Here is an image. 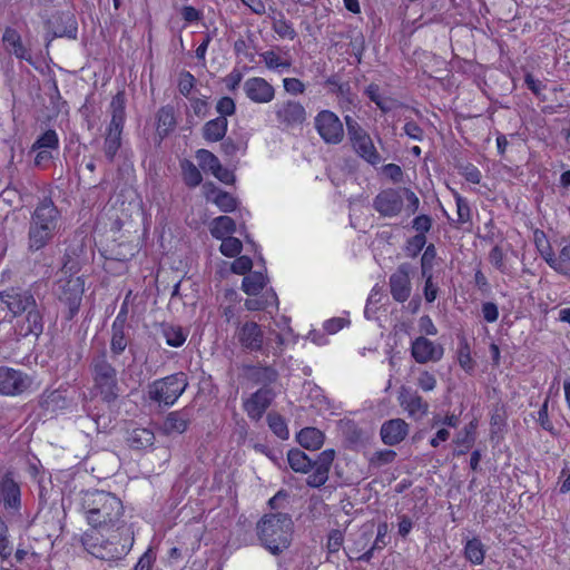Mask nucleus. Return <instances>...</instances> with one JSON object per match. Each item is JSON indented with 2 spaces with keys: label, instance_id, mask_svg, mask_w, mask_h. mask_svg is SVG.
I'll use <instances>...</instances> for the list:
<instances>
[{
  "label": "nucleus",
  "instance_id": "31",
  "mask_svg": "<svg viewBox=\"0 0 570 570\" xmlns=\"http://www.w3.org/2000/svg\"><path fill=\"white\" fill-rule=\"evenodd\" d=\"M125 108H126L125 91H118L112 97L110 106H109L110 114H111V120H110L109 125L115 126V127L116 126L124 127L125 117H126Z\"/></svg>",
  "mask_w": 570,
  "mask_h": 570
},
{
  "label": "nucleus",
  "instance_id": "58",
  "mask_svg": "<svg viewBox=\"0 0 570 570\" xmlns=\"http://www.w3.org/2000/svg\"><path fill=\"white\" fill-rule=\"evenodd\" d=\"M216 110L220 115L219 117H227L235 114L236 106L230 97H223L217 101Z\"/></svg>",
  "mask_w": 570,
  "mask_h": 570
},
{
  "label": "nucleus",
  "instance_id": "5",
  "mask_svg": "<svg viewBox=\"0 0 570 570\" xmlns=\"http://www.w3.org/2000/svg\"><path fill=\"white\" fill-rule=\"evenodd\" d=\"M334 459L335 451L333 449L324 450L317 454L316 459H311L299 449H292L287 453V461L293 471L297 473L312 471L306 479V484L311 488H321L326 483Z\"/></svg>",
  "mask_w": 570,
  "mask_h": 570
},
{
  "label": "nucleus",
  "instance_id": "1",
  "mask_svg": "<svg viewBox=\"0 0 570 570\" xmlns=\"http://www.w3.org/2000/svg\"><path fill=\"white\" fill-rule=\"evenodd\" d=\"M0 301L18 321L21 336H39L43 332V306L38 304L31 288L10 287L0 292Z\"/></svg>",
  "mask_w": 570,
  "mask_h": 570
},
{
  "label": "nucleus",
  "instance_id": "35",
  "mask_svg": "<svg viewBox=\"0 0 570 570\" xmlns=\"http://www.w3.org/2000/svg\"><path fill=\"white\" fill-rule=\"evenodd\" d=\"M266 282L267 277L263 272H254L244 277L242 288L247 295H257Z\"/></svg>",
  "mask_w": 570,
  "mask_h": 570
},
{
  "label": "nucleus",
  "instance_id": "52",
  "mask_svg": "<svg viewBox=\"0 0 570 570\" xmlns=\"http://www.w3.org/2000/svg\"><path fill=\"white\" fill-rule=\"evenodd\" d=\"M490 263L501 273H507L508 268L504 263V254L499 245H495L489 253Z\"/></svg>",
  "mask_w": 570,
  "mask_h": 570
},
{
  "label": "nucleus",
  "instance_id": "26",
  "mask_svg": "<svg viewBox=\"0 0 570 570\" xmlns=\"http://www.w3.org/2000/svg\"><path fill=\"white\" fill-rule=\"evenodd\" d=\"M228 127L227 118L217 117L207 121L203 127V137L205 140L216 142L223 140Z\"/></svg>",
  "mask_w": 570,
  "mask_h": 570
},
{
  "label": "nucleus",
  "instance_id": "21",
  "mask_svg": "<svg viewBox=\"0 0 570 570\" xmlns=\"http://www.w3.org/2000/svg\"><path fill=\"white\" fill-rule=\"evenodd\" d=\"M236 337L243 348L250 352L263 350L264 334L256 322H246L237 328Z\"/></svg>",
  "mask_w": 570,
  "mask_h": 570
},
{
  "label": "nucleus",
  "instance_id": "47",
  "mask_svg": "<svg viewBox=\"0 0 570 570\" xmlns=\"http://www.w3.org/2000/svg\"><path fill=\"white\" fill-rule=\"evenodd\" d=\"M458 360L463 370H465V371L473 370L474 362L471 357L469 343L464 337H462L460 340V346H459V351H458Z\"/></svg>",
  "mask_w": 570,
  "mask_h": 570
},
{
  "label": "nucleus",
  "instance_id": "57",
  "mask_svg": "<svg viewBox=\"0 0 570 570\" xmlns=\"http://www.w3.org/2000/svg\"><path fill=\"white\" fill-rule=\"evenodd\" d=\"M252 266L253 262L248 256H239L232 263L230 269L235 274L245 275Z\"/></svg>",
  "mask_w": 570,
  "mask_h": 570
},
{
  "label": "nucleus",
  "instance_id": "42",
  "mask_svg": "<svg viewBox=\"0 0 570 570\" xmlns=\"http://www.w3.org/2000/svg\"><path fill=\"white\" fill-rule=\"evenodd\" d=\"M59 147L58 135L55 130H47L32 145L31 150L38 149L57 150Z\"/></svg>",
  "mask_w": 570,
  "mask_h": 570
},
{
  "label": "nucleus",
  "instance_id": "7",
  "mask_svg": "<svg viewBox=\"0 0 570 570\" xmlns=\"http://www.w3.org/2000/svg\"><path fill=\"white\" fill-rule=\"evenodd\" d=\"M120 535L121 533L118 532L104 540L102 534L96 530H91L82 535L81 542L83 548L95 558L105 561H114L125 557L132 544V538L129 535V531L126 532L127 537L122 542Z\"/></svg>",
  "mask_w": 570,
  "mask_h": 570
},
{
  "label": "nucleus",
  "instance_id": "29",
  "mask_svg": "<svg viewBox=\"0 0 570 570\" xmlns=\"http://www.w3.org/2000/svg\"><path fill=\"white\" fill-rule=\"evenodd\" d=\"M297 442L305 449L317 450L324 443V434L316 428H304L297 434Z\"/></svg>",
  "mask_w": 570,
  "mask_h": 570
},
{
  "label": "nucleus",
  "instance_id": "53",
  "mask_svg": "<svg viewBox=\"0 0 570 570\" xmlns=\"http://www.w3.org/2000/svg\"><path fill=\"white\" fill-rule=\"evenodd\" d=\"M396 458V452L393 450H382L373 454L370 462L373 465L382 466L392 463Z\"/></svg>",
  "mask_w": 570,
  "mask_h": 570
},
{
  "label": "nucleus",
  "instance_id": "22",
  "mask_svg": "<svg viewBox=\"0 0 570 570\" xmlns=\"http://www.w3.org/2000/svg\"><path fill=\"white\" fill-rule=\"evenodd\" d=\"M409 433V424L402 419H392L381 426L380 435L384 444L396 445L401 443Z\"/></svg>",
  "mask_w": 570,
  "mask_h": 570
},
{
  "label": "nucleus",
  "instance_id": "60",
  "mask_svg": "<svg viewBox=\"0 0 570 570\" xmlns=\"http://www.w3.org/2000/svg\"><path fill=\"white\" fill-rule=\"evenodd\" d=\"M425 278V285L423 288L424 298L428 303H433L438 296L439 288L433 283V275H422Z\"/></svg>",
  "mask_w": 570,
  "mask_h": 570
},
{
  "label": "nucleus",
  "instance_id": "24",
  "mask_svg": "<svg viewBox=\"0 0 570 570\" xmlns=\"http://www.w3.org/2000/svg\"><path fill=\"white\" fill-rule=\"evenodd\" d=\"M131 326H118L111 325V337H110V357L116 360L120 356L129 343L131 342L130 336Z\"/></svg>",
  "mask_w": 570,
  "mask_h": 570
},
{
  "label": "nucleus",
  "instance_id": "12",
  "mask_svg": "<svg viewBox=\"0 0 570 570\" xmlns=\"http://www.w3.org/2000/svg\"><path fill=\"white\" fill-rule=\"evenodd\" d=\"M32 384L31 377L20 370L0 366V394L6 396L21 395Z\"/></svg>",
  "mask_w": 570,
  "mask_h": 570
},
{
  "label": "nucleus",
  "instance_id": "54",
  "mask_svg": "<svg viewBox=\"0 0 570 570\" xmlns=\"http://www.w3.org/2000/svg\"><path fill=\"white\" fill-rule=\"evenodd\" d=\"M195 77L189 72V71H184L180 73L179 76V81H178V90L179 92L187 97L190 91L193 90L194 86H195Z\"/></svg>",
  "mask_w": 570,
  "mask_h": 570
},
{
  "label": "nucleus",
  "instance_id": "59",
  "mask_svg": "<svg viewBox=\"0 0 570 570\" xmlns=\"http://www.w3.org/2000/svg\"><path fill=\"white\" fill-rule=\"evenodd\" d=\"M412 227L416 235H425L432 227V218L429 215H419L412 220Z\"/></svg>",
  "mask_w": 570,
  "mask_h": 570
},
{
  "label": "nucleus",
  "instance_id": "17",
  "mask_svg": "<svg viewBox=\"0 0 570 570\" xmlns=\"http://www.w3.org/2000/svg\"><path fill=\"white\" fill-rule=\"evenodd\" d=\"M397 400L401 407L414 420L422 419L429 411V403L424 401L416 391L410 387L401 386Z\"/></svg>",
  "mask_w": 570,
  "mask_h": 570
},
{
  "label": "nucleus",
  "instance_id": "64",
  "mask_svg": "<svg viewBox=\"0 0 570 570\" xmlns=\"http://www.w3.org/2000/svg\"><path fill=\"white\" fill-rule=\"evenodd\" d=\"M482 315L488 323H494L499 318L498 305L493 302H484L482 304Z\"/></svg>",
  "mask_w": 570,
  "mask_h": 570
},
{
  "label": "nucleus",
  "instance_id": "16",
  "mask_svg": "<svg viewBox=\"0 0 570 570\" xmlns=\"http://www.w3.org/2000/svg\"><path fill=\"white\" fill-rule=\"evenodd\" d=\"M444 354V348L441 344H435L425 336H419L411 344V356L419 364L436 363Z\"/></svg>",
  "mask_w": 570,
  "mask_h": 570
},
{
  "label": "nucleus",
  "instance_id": "18",
  "mask_svg": "<svg viewBox=\"0 0 570 570\" xmlns=\"http://www.w3.org/2000/svg\"><path fill=\"white\" fill-rule=\"evenodd\" d=\"M276 119L287 128L301 126L306 120L305 108L297 101L287 100L275 107Z\"/></svg>",
  "mask_w": 570,
  "mask_h": 570
},
{
  "label": "nucleus",
  "instance_id": "46",
  "mask_svg": "<svg viewBox=\"0 0 570 570\" xmlns=\"http://www.w3.org/2000/svg\"><path fill=\"white\" fill-rule=\"evenodd\" d=\"M426 244L425 235H414L413 237L406 240L404 246V252L407 257L414 258L424 248Z\"/></svg>",
  "mask_w": 570,
  "mask_h": 570
},
{
  "label": "nucleus",
  "instance_id": "3",
  "mask_svg": "<svg viewBox=\"0 0 570 570\" xmlns=\"http://www.w3.org/2000/svg\"><path fill=\"white\" fill-rule=\"evenodd\" d=\"M61 215L51 199H43L31 214L28 229V249L38 252L50 244L59 232Z\"/></svg>",
  "mask_w": 570,
  "mask_h": 570
},
{
  "label": "nucleus",
  "instance_id": "27",
  "mask_svg": "<svg viewBox=\"0 0 570 570\" xmlns=\"http://www.w3.org/2000/svg\"><path fill=\"white\" fill-rule=\"evenodd\" d=\"M340 430L344 438V441L347 443L350 448H355L363 443L364 441V432L358 425L352 420H341L340 421Z\"/></svg>",
  "mask_w": 570,
  "mask_h": 570
},
{
  "label": "nucleus",
  "instance_id": "28",
  "mask_svg": "<svg viewBox=\"0 0 570 570\" xmlns=\"http://www.w3.org/2000/svg\"><path fill=\"white\" fill-rule=\"evenodd\" d=\"M155 434L145 428H136L128 433L127 443L134 450H141L154 444Z\"/></svg>",
  "mask_w": 570,
  "mask_h": 570
},
{
  "label": "nucleus",
  "instance_id": "8",
  "mask_svg": "<svg viewBox=\"0 0 570 570\" xmlns=\"http://www.w3.org/2000/svg\"><path fill=\"white\" fill-rule=\"evenodd\" d=\"M188 386L187 375L184 372H177L155 380L148 385V397L165 406H171Z\"/></svg>",
  "mask_w": 570,
  "mask_h": 570
},
{
  "label": "nucleus",
  "instance_id": "4",
  "mask_svg": "<svg viewBox=\"0 0 570 570\" xmlns=\"http://www.w3.org/2000/svg\"><path fill=\"white\" fill-rule=\"evenodd\" d=\"M261 543L274 556L287 550L292 542L293 521L289 514H265L256 525Z\"/></svg>",
  "mask_w": 570,
  "mask_h": 570
},
{
  "label": "nucleus",
  "instance_id": "36",
  "mask_svg": "<svg viewBox=\"0 0 570 570\" xmlns=\"http://www.w3.org/2000/svg\"><path fill=\"white\" fill-rule=\"evenodd\" d=\"M365 92L370 100L373 101L383 112L391 111L395 106V101L393 99L381 95L380 87L376 83L368 85Z\"/></svg>",
  "mask_w": 570,
  "mask_h": 570
},
{
  "label": "nucleus",
  "instance_id": "63",
  "mask_svg": "<svg viewBox=\"0 0 570 570\" xmlns=\"http://www.w3.org/2000/svg\"><path fill=\"white\" fill-rule=\"evenodd\" d=\"M541 256L547 262V264L551 268H553L556 272L563 274V275L569 274V271H563L560 267V264H559L560 261H558V257L554 255L553 250L551 249V247L549 245L547 246V248L544 250H541Z\"/></svg>",
  "mask_w": 570,
  "mask_h": 570
},
{
  "label": "nucleus",
  "instance_id": "51",
  "mask_svg": "<svg viewBox=\"0 0 570 570\" xmlns=\"http://www.w3.org/2000/svg\"><path fill=\"white\" fill-rule=\"evenodd\" d=\"M273 30L282 38H287L293 40L296 37V31L293 28L292 23L284 18L276 19L273 22Z\"/></svg>",
  "mask_w": 570,
  "mask_h": 570
},
{
  "label": "nucleus",
  "instance_id": "14",
  "mask_svg": "<svg viewBox=\"0 0 570 570\" xmlns=\"http://www.w3.org/2000/svg\"><path fill=\"white\" fill-rule=\"evenodd\" d=\"M412 266L409 263H402L396 271L390 276L389 286L394 301L404 303L409 299L412 292L410 274Z\"/></svg>",
  "mask_w": 570,
  "mask_h": 570
},
{
  "label": "nucleus",
  "instance_id": "48",
  "mask_svg": "<svg viewBox=\"0 0 570 570\" xmlns=\"http://www.w3.org/2000/svg\"><path fill=\"white\" fill-rule=\"evenodd\" d=\"M12 546L9 541V529L3 518L0 515V557L7 559L12 553Z\"/></svg>",
  "mask_w": 570,
  "mask_h": 570
},
{
  "label": "nucleus",
  "instance_id": "62",
  "mask_svg": "<svg viewBox=\"0 0 570 570\" xmlns=\"http://www.w3.org/2000/svg\"><path fill=\"white\" fill-rule=\"evenodd\" d=\"M343 541H344V535H343V532L341 530H332L328 534V539H327V550L330 553H335L337 552L342 544H343Z\"/></svg>",
  "mask_w": 570,
  "mask_h": 570
},
{
  "label": "nucleus",
  "instance_id": "44",
  "mask_svg": "<svg viewBox=\"0 0 570 570\" xmlns=\"http://www.w3.org/2000/svg\"><path fill=\"white\" fill-rule=\"evenodd\" d=\"M196 158L199 163V166L203 169H208L210 173L215 170L220 169V163L219 159L209 150L207 149H199L196 153Z\"/></svg>",
  "mask_w": 570,
  "mask_h": 570
},
{
  "label": "nucleus",
  "instance_id": "33",
  "mask_svg": "<svg viewBox=\"0 0 570 570\" xmlns=\"http://www.w3.org/2000/svg\"><path fill=\"white\" fill-rule=\"evenodd\" d=\"M176 126L175 112L171 106H164L157 112V130L164 137Z\"/></svg>",
  "mask_w": 570,
  "mask_h": 570
},
{
  "label": "nucleus",
  "instance_id": "2",
  "mask_svg": "<svg viewBox=\"0 0 570 570\" xmlns=\"http://www.w3.org/2000/svg\"><path fill=\"white\" fill-rule=\"evenodd\" d=\"M82 509L94 530L128 532L122 520V502L115 494L99 490L87 491L82 497Z\"/></svg>",
  "mask_w": 570,
  "mask_h": 570
},
{
  "label": "nucleus",
  "instance_id": "37",
  "mask_svg": "<svg viewBox=\"0 0 570 570\" xmlns=\"http://www.w3.org/2000/svg\"><path fill=\"white\" fill-rule=\"evenodd\" d=\"M277 379L278 373L272 366L255 367L252 372V380L257 384H262V387H269V385L275 383Z\"/></svg>",
  "mask_w": 570,
  "mask_h": 570
},
{
  "label": "nucleus",
  "instance_id": "11",
  "mask_svg": "<svg viewBox=\"0 0 570 570\" xmlns=\"http://www.w3.org/2000/svg\"><path fill=\"white\" fill-rule=\"evenodd\" d=\"M314 124L318 135L326 144L337 145L343 140V124L333 111H320L315 117Z\"/></svg>",
  "mask_w": 570,
  "mask_h": 570
},
{
  "label": "nucleus",
  "instance_id": "10",
  "mask_svg": "<svg viewBox=\"0 0 570 570\" xmlns=\"http://www.w3.org/2000/svg\"><path fill=\"white\" fill-rule=\"evenodd\" d=\"M85 284L79 276H62L57 281V295L68 309V320H71L79 311Z\"/></svg>",
  "mask_w": 570,
  "mask_h": 570
},
{
  "label": "nucleus",
  "instance_id": "25",
  "mask_svg": "<svg viewBox=\"0 0 570 570\" xmlns=\"http://www.w3.org/2000/svg\"><path fill=\"white\" fill-rule=\"evenodd\" d=\"M190 423V414L187 409L174 411L168 413L164 423L163 430L166 434L184 433Z\"/></svg>",
  "mask_w": 570,
  "mask_h": 570
},
{
  "label": "nucleus",
  "instance_id": "38",
  "mask_svg": "<svg viewBox=\"0 0 570 570\" xmlns=\"http://www.w3.org/2000/svg\"><path fill=\"white\" fill-rule=\"evenodd\" d=\"M88 416L95 422L98 432H106L112 426V416L110 412H105L95 406L87 409Z\"/></svg>",
  "mask_w": 570,
  "mask_h": 570
},
{
  "label": "nucleus",
  "instance_id": "30",
  "mask_svg": "<svg viewBox=\"0 0 570 570\" xmlns=\"http://www.w3.org/2000/svg\"><path fill=\"white\" fill-rule=\"evenodd\" d=\"M124 127L109 125L104 144V151L109 161H112L121 146V132Z\"/></svg>",
  "mask_w": 570,
  "mask_h": 570
},
{
  "label": "nucleus",
  "instance_id": "23",
  "mask_svg": "<svg viewBox=\"0 0 570 570\" xmlns=\"http://www.w3.org/2000/svg\"><path fill=\"white\" fill-rule=\"evenodd\" d=\"M6 49L9 53L14 55L20 60L32 62L30 50L24 47L20 35L12 28H7L2 37Z\"/></svg>",
  "mask_w": 570,
  "mask_h": 570
},
{
  "label": "nucleus",
  "instance_id": "6",
  "mask_svg": "<svg viewBox=\"0 0 570 570\" xmlns=\"http://www.w3.org/2000/svg\"><path fill=\"white\" fill-rule=\"evenodd\" d=\"M89 371L94 382V389L107 404L115 403L120 395L118 371L109 361L106 348L92 354Z\"/></svg>",
  "mask_w": 570,
  "mask_h": 570
},
{
  "label": "nucleus",
  "instance_id": "15",
  "mask_svg": "<svg viewBox=\"0 0 570 570\" xmlns=\"http://www.w3.org/2000/svg\"><path fill=\"white\" fill-rule=\"evenodd\" d=\"M276 393L272 387H261L244 401V411L253 421H259L274 401Z\"/></svg>",
  "mask_w": 570,
  "mask_h": 570
},
{
  "label": "nucleus",
  "instance_id": "13",
  "mask_svg": "<svg viewBox=\"0 0 570 570\" xmlns=\"http://www.w3.org/2000/svg\"><path fill=\"white\" fill-rule=\"evenodd\" d=\"M401 189L386 188L381 190L373 199V208L383 217L397 216L404 206Z\"/></svg>",
  "mask_w": 570,
  "mask_h": 570
},
{
  "label": "nucleus",
  "instance_id": "9",
  "mask_svg": "<svg viewBox=\"0 0 570 570\" xmlns=\"http://www.w3.org/2000/svg\"><path fill=\"white\" fill-rule=\"evenodd\" d=\"M347 136L354 153L372 166L383 161L370 134L351 116H345Z\"/></svg>",
  "mask_w": 570,
  "mask_h": 570
},
{
  "label": "nucleus",
  "instance_id": "45",
  "mask_svg": "<svg viewBox=\"0 0 570 570\" xmlns=\"http://www.w3.org/2000/svg\"><path fill=\"white\" fill-rule=\"evenodd\" d=\"M243 248L242 242L233 236L222 238L220 253L226 257H236Z\"/></svg>",
  "mask_w": 570,
  "mask_h": 570
},
{
  "label": "nucleus",
  "instance_id": "56",
  "mask_svg": "<svg viewBox=\"0 0 570 570\" xmlns=\"http://www.w3.org/2000/svg\"><path fill=\"white\" fill-rule=\"evenodd\" d=\"M246 147V142H236L232 138L225 139L220 145L222 151L229 157L235 156L238 151L245 153Z\"/></svg>",
  "mask_w": 570,
  "mask_h": 570
},
{
  "label": "nucleus",
  "instance_id": "50",
  "mask_svg": "<svg viewBox=\"0 0 570 570\" xmlns=\"http://www.w3.org/2000/svg\"><path fill=\"white\" fill-rule=\"evenodd\" d=\"M435 257H436L435 246L433 244L428 245L422 257H421L422 275L432 274Z\"/></svg>",
  "mask_w": 570,
  "mask_h": 570
},
{
  "label": "nucleus",
  "instance_id": "61",
  "mask_svg": "<svg viewBox=\"0 0 570 570\" xmlns=\"http://www.w3.org/2000/svg\"><path fill=\"white\" fill-rule=\"evenodd\" d=\"M417 386L424 392L433 391L436 386V379L432 373L422 371L417 377Z\"/></svg>",
  "mask_w": 570,
  "mask_h": 570
},
{
  "label": "nucleus",
  "instance_id": "49",
  "mask_svg": "<svg viewBox=\"0 0 570 570\" xmlns=\"http://www.w3.org/2000/svg\"><path fill=\"white\" fill-rule=\"evenodd\" d=\"M214 203L225 213H229L236 209V199L227 191L218 190L214 198Z\"/></svg>",
  "mask_w": 570,
  "mask_h": 570
},
{
  "label": "nucleus",
  "instance_id": "41",
  "mask_svg": "<svg viewBox=\"0 0 570 570\" xmlns=\"http://www.w3.org/2000/svg\"><path fill=\"white\" fill-rule=\"evenodd\" d=\"M183 178L187 186L196 187L202 183V174L199 169L188 159L181 161Z\"/></svg>",
  "mask_w": 570,
  "mask_h": 570
},
{
  "label": "nucleus",
  "instance_id": "19",
  "mask_svg": "<svg viewBox=\"0 0 570 570\" xmlns=\"http://www.w3.org/2000/svg\"><path fill=\"white\" fill-rule=\"evenodd\" d=\"M246 97L255 104H268L275 97L274 87L264 78L252 77L244 82Z\"/></svg>",
  "mask_w": 570,
  "mask_h": 570
},
{
  "label": "nucleus",
  "instance_id": "34",
  "mask_svg": "<svg viewBox=\"0 0 570 570\" xmlns=\"http://www.w3.org/2000/svg\"><path fill=\"white\" fill-rule=\"evenodd\" d=\"M464 557L472 564L480 566L485 558L484 544L478 538H472L464 546Z\"/></svg>",
  "mask_w": 570,
  "mask_h": 570
},
{
  "label": "nucleus",
  "instance_id": "55",
  "mask_svg": "<svg viewBox=\"0 0 570 570\" xmlns=\"http://www.w3.org/2000/svg\"><path fill=\"white\" fill-rule=\"evenodd\" d=\"M455 200H456L458 223L464 224V223L470 222L471 209H470L468 202L459 195L456 196Z\"/></svg>",
  "mask_w": 570,
  "mask_h": 570
},
{
  "label": "nucleus",
  "instance_id": "40",
  "mask_svg": "<svg viewBox=\"0 0 570 570\" xmlns=\"http://www.w3.org/2000/svg\"><path fill=\"white\" fill-rule=\"evenodd\" d=\"M266 419H267L269 429L273 431V433L275 435H277L282 440L288 439V435H289L288 428H287V424H286L284 417L281 414H278L276 412H271L267 414Z\"/></svg>",
  "mask_w": 570,
  "mask_h": 570
},
{
  "label": "nucleus",
  "instance_id": "43",
  "mask_svg": "<svg viewBox=\"0 0 570 570\" xmlns=\"http://www.w3.org/2000/svg\"><path fill=\"white\" fill-rule=\"evenodd\" d=\"M266 67L272 70L288 69L292 66L291 60L281 58L276 52L268 50L261 53Z\"/></svg>",
  "mask_w": 570,
  "mask_h": 570
},
{
  "label": "nucleus",
  "instance_id": "20",
  "mask_svg": "<svg viewBox=\"0 0 570 570\" xmlns=\"http://www.w3.org/2000/svg\"><path fill=\"white\" fill-rule=\"evenodd\" d=\"M0 503L6 510L11 511H19L21 507L20 487L10 471L6 472L0 480Z\"/></svg>",
  "mask_w": 570,
  "mask_h": 570
},
{
  "label": "nucleus",
  "instance_id": "39",
  "mask_svg": "<svg viewBox=\"0 0 570 570\" xmlns=\"http://www.w3.org/2000/svg\"><path fill=\"white\" fill-rule=\"evenodd\" d=\"M163 335L166 340V343L173 347L181 346L187 338V334L180 326L170 324L163 325Z\"/></svg>",
  "mask_w": 570,
  "mask_h": 570
},
{
  "label": "nucleus",
  "instance_id": "32",
  "mask_svg": "<svg viewBox=\"0 0 570 570\" xmlns=\"http://www.w3.org/2000/svg\"><path fill=\"white\" fill-rule=\"evenodd\" d=\"M236 230V224L229 216H219L210 224V234L216 239L230 236Z\"/></svg>",
  "mask_w": 570,
  "mask_h": 570
}]
</instances>
